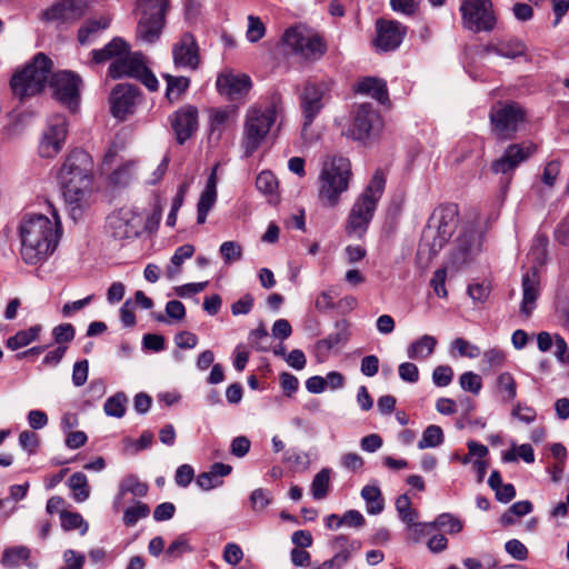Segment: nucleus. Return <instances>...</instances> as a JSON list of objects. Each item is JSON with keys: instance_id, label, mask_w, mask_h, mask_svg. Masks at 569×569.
Masks as SVG:
<instances>
[{"instance_id": "393cba45", "label": "nucleus", "mask_w": 569, "mask_h": 569, "mask_svg": "<svg viewBox=\"0 0 569 569\" xmlns=\"http://www.w3.org/2000/svg\"><path fill=\"white\" fill-rule=\"evenodd\" d=\"M217 88L222 96L234 101L249 92L251 80L247 74H220L217 79Z\"/></svg>"}, {"instance_id": "774afa93", "label": "nucleus", "mask_w": 569, "mask_h": 569, "mask_svg": "<svg viewBox=\"0 0 569 569\" xmlns=\"http://www.w3.org/2000/svg\"><path fill=\"white\" fill-rule=\"evenodd\" d=\"M188 551H191L188 539L180 536L168 547L166 556L170 559H177Z\"/></svg>"}, {"instance_id": "de8ad7c7", "label": "nucleus", "mask_w": 569, "mask_h": 569, "mask_svg": "<svg viewBox=\"0 0 569 569\" xmlns=\"http://www.w3.org/2000/svg\"><path fill=\"white\" fill-rule=\"evenodd\" d=\"M497 388L503 401H512L517 396V383L509 372H502L497 378Z\"/></svg>"}, {"instance_id": "cd10ccee", "label": "nucleus", "mask_w": 569, "mask_h": 569, "mask_svg": "<svg viewBox=\"0 0 569 569\" xmlns=\"http://www.w3.org/2000/svg\"><path fill=\"white\" fill-rule=\"evenodd\" d=\"M217 200V176L216 168L208 178L204 190L200 194V199L197 204L198 216L197 222L202 224L206 222L207 216Z\"/></svg>"}, {"instance_id": "5fc2aeb1", "label": "nucleus", "mask_w": 569, "mask_h": 569, "mask_svg": "<svg viewBox=\"0 0 569 569\" xmlns=\"http://www.w3.org/2000/svg\"><path fill=\"white\" fill-rule=\"evenodd\" d=\"M76 330L71 323H60L52 329V337L58 346H68L74 339Z\"/></svg>"}, {"instance_id": "49530a36", "label": "nucleus", "mask_w": 569, "mask_h": 569, "mask_svg": "<svg viewBox=\"0 0 569 569\" xmlns=\"http://www.w3.org/2000/svg\"><path fill=\"white\" fill-rule=\"evenodd\" d=\"M445 436L442 429L437 425H430L423 430L422 437L418 442V448H436L440 446Z\"/></svg>"}, {"instance_id": "c756f323", "label": "nucleus", "mask_w": 569, "mask_h": 569, "mask_svg": "<svg viewBox=\"0 0 569 569\" xmlns=\"http://www.w3.org/2000/svg\"><path fill=\"white\" fill-rule=\"evenodd\" d=\"M437 343L438 341L433 336L422 335L408 346L407 356L412 360H425L433 353Z\"/></svg>"}, {"instance_id": "20e7f679", "label": "nucleus", "mask_w": 569, "mask_h": 569, "mask_svg": "<svg viewBox=\"0 0 569 569\" xmlns=\"http://www.w3.org/2000/svg\"><path fill=\"white\" fill-rule=\"evenodd\" d=\"M280 99L274 98L266 107H250L244 116L241 147L244 156L251 157L266 140L276 122Z\"/></svg>"}, {"instance_id": "412c9836", "label": "nucleus", "mask_w": 569, "mask_h": 569, "mask_svg": "<svg viewBox=\"0 0 569 569\" xmlns=\"http://www.w3.org/2000/svg\"><path fill=\"white\" fill-rule=\"evenodd\" d=\"M536 148L532 144H510L507 147L500 158L491 163V170L495 173H512L520 163L529 159Z\"/></svg>"}, {"instance_id": "69168bd1", "label": "nucleus", "mask_w": 569, "mask_h": 569, "mask_svg": "<svg viewBox=\"0 0 569 569\" xmlns=\"http://www.w3.org/2000/svg\"><path fill=\"white\" fill-rule=\"evenodd\" d=\"M421 0H390V7L395 12L413 16L420 6Z\"/></svg>"}, {"instance_id": "aec40b11", "label": "nucleus", "mask_w": 569, "mask_h": 569, "mask_svg": "<svg viewBox=\"0 0 569 569\" xmlns=\"http://www.w3.org/2000/svg\"><path fill=\"white\" fill-rule=\"evenodd\" d=\"M139 89L129 83L117 84L110 94L111 113L113 117L124 120L133 113Z\"/></svg>"}, {"instance_id": "dca6fc26", "label": "nucleus", "mask_w": 569, "mask_h": 569, "mask_svg": "<svg viewBox=\"0 0 569 569\" xmlns=\"http://www.w3.org/2000/svg\"><path fill=\"white\" fill-rule=\"evenodd\" d=\"M59 181L64 201L69 207V213L76 221L81 218L83 213V201L90 191L91 179H86V181L80 184L72 177L64 174V178H59Z\"/></svg>"}, {"instance_id": "f257e3e1", "label": "nucleus", "mask_w": 569, "mask_h": 569, "mask_svg": "<svg viewBox=\"0 0 569 569\" xmlns=\"http://www.w3.org/2000/svg\"><path fill=\"white\" fill-rule=\"evenodd\" d=\"M60 221L44 214L26 216L20 224L22 260L30 266L41 263L54 251L60 237Z\"/></svg>"}, {"instance_id": "39448f33", "label": "nucleus", "mask_w": 569, "mask_h": 569, "mask_svg": "<svg viewBox=\"0 0 569 569\" xmlns=\"http://www.w3.org/2000/svg\"><path fill=\"white\" fill-rule=\"evenodd\" d=\"M52 61L44 53H37L32 61L16 72L10 81L14 96L23 100L40 93L48 81Z\"/></svg>"}, {"instance_id": "c03bdc74", "label": "nucleus", "mask_w": 569, "mask_h": 569, "mask_svg": "<svg viewBox=\"0 0 569 569\" xmlns=\"http://www.w3.org/2000/svg\"><path fill=\"white\" fill-rule=\"evenodd\" d=\"M128 398L124 392H117L109 397L103 406V411L108 417L122 418L126 413Z\"/></svg>"}, {"instance_id": "58836bf2", "label": "nucleus", "mask_w": 569, "mask_h": 569, "mask_svg": "<svg viewBox=\"0 0 569 569\" xmlns=\"http://www.w3.org/2000/svg\"><path fill=\"white\" fill-rule=\"evenodd\" d=\"M331 470L321 469L315 477L310 486L311 495L316 500H322L327 497L330 489Z\"/></svg>"}, {"instance_id": "f3484780", "label": "nucleus", "mask_w": 569, "mask_h": 569, "mask_svg": "<svg viewBox=\"0 0 569 569\" xmlns=\"http://www.w3.org/2000/svg\"><path fill=\"white\" fill-rule=\"evenodd\" d=\"M375 47L383 52L398 49L407 33V28L396 20L379 19L376 22Z\"/></svg>"}, {"instance_id": "6e6552de", "label": "nucleus", "mask_w": 569, "mask_h": 569, "mask_svg": "<svg viewBox=\"0 0 569 569\" xmlns=\"http://www.w3.org/2000/svg\"><path fill=\"white\" fill-rule=\"evenodd\" d=\"M169 0H138L137 9L141 17L137 26V36L147 43H154L166 23Z\"/></svg>"}, {"instance_id": "603ef678", "label": "nucleus", "mask_w": 569, "mask_h": 569, "mask_svg": "<svg viewBox=\"0 0 569 569\" xmlns=\"http://www.w3.org/2000/svg\"><path fill=\"white\" fill-rule=\"evenodd\" d=\"M506 361V355L501 349L492 348L483 353L482 358V370H492L503 366Z\"/></svg>"}, {"instance_id": "0eeeda50", "label": "nucleus", "mask_w": 569, "mask_h": 569, "mask_svg": "<svg viewBox=\"0 0 569 569\" xmlns=\"http://www.w3.org/2000/svg\"><path fill=\"white\" fill-rule=\"evenodd\" d=\"M282 42L295 54L307 61H318L327 52L323 38L302 24L288 28L282 36Z\"/></svg>"}, {"instance_id": "ea45409f", "label": "nucleus", "mask_w": 569, "mask_h": 569, "mask_svg": "<svg viewBox=\"0 0 569 569\" xmlns=\"http://www.w3.org/2000/svg\"><path fill=\"white\" fill-rule=\"evenodd\" d=\"M30 558V549L26 546H16L4 549L1 558V563L6 568H16L21 561H27Z\"/></svg>"}, {"instance_id": "13d9d810", "label": "nucleus", "mask_w": 569, "mask_h": 569, "mask_svg": "<svg viewBox=\"0 0 569 569\" xmlns=\"http://www.w3.org/2000/svg\"><path fill=\"white\" fill-rule=\"evenodd\" d=\"M460 387L468 392L478 395L482 388L481 377L472 371L463 372L459 378Z\"/></svg>"}, {"instance_id": "052dcab7", "label": "nucleus", "mask_w": 569, "mask_h": 569, "mask_svg": "<svg viewBox=\"0 0 569 569\" xmlns=\"http://www.w3.org/2000/svg\"><path fill=\"white\" fill-rule=\"evenodd\" d=\"M266 33V27L260 18L254 16L248 17V30H247V39L251 42H258L261 38H263Z\"/></svg>"}, {"instance_id": "c85d7f7f", "label": "nucleus", "mask_w": 569, "mask_h": 569, "mask_svg": "<svg viewBox=\"0 0 569 569\" xmlns=\"http://www.w3.org/2000/svg\"><path fill=\"white\" fill-rule=\"evenodd\" d=\"M236 113L237 108L234 106L213 109L210 113V138L219 140L228 122L234 120Z\"/></svg>"}, {"instance_id": "7ed1b4c3", "label": "nucleus", "mask_w": 569, "mask_h": 569, "mask_svg": "<svg viewBox=\"0 0 569 569\" xmlns=\"http://www.w3.org/2000/svg\"><path fill=\"white\" fill-rule=\"evenodd\" d=\"M352 179L351 162L342 156L328 158L319 174L318 199L322 207L335 208L348 191Z\"/></svg>"}, {"instance_id": "f704fd0d", "label": "nucleus", "mask_w": 569, "mask_h": 569, "mask_svg": "<svg viewBox=\"0 0 569 569\" xmlns=\"http://www.w3.org/2000/svg\"><path fill=\"white\" fill-rule=\"evenodd\" d=\"M162 77L167 82L166 97L171 102L179 100L190 86V80L186 77H174L169 73H163Z\"/></svg>"}, {"instance_id": "a211bd4d", "label": "nucleus", "mask_w": 569, "mask_h": 569, "mask_svg": "<svg viewBox=\"0 0 569 569\" xmlns=\"http://www.w3.org/2000/svg\"><path fill=\"white\" fill-rule=\"evenodd\" d=\"M176 140L183 144L198 130V109L191 104L180 107L169 117Z\"/></svg>"}, {"instance_id": "9b49d317", "label": "nucleus", "mask_w": 569, "mask_h": 569, "mask_svg": "<svg viewBox=\"0 0 569 569\" xmlns=\"http://www.w3.org/2000/svg\"><path fill=\"white\" fill-rule=\"evenodd\" d=\"M490 120L497 138L511 139L525 120V111L515 102L506 103L491 110Z\"/></svg>"}, {"instance_id": "bf43d9fd", "label": "nucleus", "mask_w": 569, "mask_h": 569, "mask_svg": "<svg viewBox=\"0 0 569 569\" xmlns=\"http://www.w3.org/2000/svg\"><path fill=\"white\" fill-rule=\"evenodd\" d=\"M407 528L410 530V539L413 542H419L423 537L430 536L436 531L432 521L417 522L416 520L413 525H407Z\"/></svg>"}, {"instance_id": "a18cd8bd", "label": "nucleus", "mask_w": 569, "mask_h": 569, "mask_svg": "<svg viewBox=\"0 0 569 569\" xmlns=\"http://www.w3.org/2000/svg\"><path fill=\"white\" fill-rule=\"evenodd\" d=\"M110 20L108 18L101 17L100 19L89 20L87 21L78 32V40L81 44L88 43L90 41V37L98 33L101 30H104L109 27Z\"/></svg>"}, {"instance_id": "2f4dec72", "label": "nucleus", "mask_w": 569, "mask_h": 569, "mask_svg": "<svg viewBox=\"0 0 569 569\" xmlns=\"http://www.w3.org/2000/svg\"><path fill=\"white\" fill-rule=\"evenodd\" d=\"M127 42L121 38H113L102 49L92 50V59L96 63H103L109 60H116L127 52Z\"/></svg>"}, {"instance_id": "7c9ffc66", "label": "nucleus", "mask_w": 569, "mask_h": 569, "mask_svg": "<svg viewBox=\"0 0 569 569\" xmlns=\"http://www.w3.org/2000/svg\"><path fill=\"white\" fill-rule=\"evenodd\" d=\"M357 92L365 93L376 99L380 103H385L388 100V90L386 82L378 78H365L357 83Z\"/></svg>"}, {"instance_id": "0e129e2a", "label": "nucleus", "mask_w": 569, "mask_h": 569, "mask_svg": "<svg viewBox=\"0 0 569 569\" xmlns=\"http://www.w3.org/2000/svg\"><path fill=\"white\" fill-rule=\"evenodd\" d=\"M453 378V370L448 365H441L432 371V382L437 387H447L451 383Z\"/></svg>"}, {"instance_id": "f8f14e48", "label": "nucleus", "mask_w": 569, "mask_h": 569, "mask_svg": "<svg viewBox=\"0 0 569 569\" xmlns=\"http://www.w3.org/2000/svg\"><path fill=\"white\" fill-rule=\"evenodd\" d=\"M81 83L77 73L67 70L53 73L49 81L54 99L71 110L79 103Z\"/></svg>"}, {"instance_id": "79ce46f5", "label": "nucleus", "mask_w": 569, "mask_h": 569, "mask_svg": "<svg viewBox=\"0 0 569 569\" xmlns=\"http://www.w3.org/2000/svg\"><path fill=\"white\" fill-rule=\"evenodd\" d=\"M361 497L367 502V512L378 515L383 510V500L380 489L376 486H365L361 490Z\"/></svg>"}, {"instance_id": "864d4df0", "label": "nucleus", "mask_w": 569, "mask_h": 569, "mask_svg": "<svg viewBox=\"0 0 569 569\" xmlns=\"http://www.w3.org/2000/svg\"><path fill=\"white\" fill-rule=\"evenodd\" d=\"M256 187L264 194H273L278 189V181L271 171H262L256 179Z\"/></svg>"}, {"instance_id": "5701e85b", "label": "nucleus", "mask_w": 569, "mask_h": 569, "mask_svg": "<svg viewBox=\"0 0 569 569\" xmlns=\"http://www.w3.org/2000/svg\"><path fill=\"white\" fill-rule=\"evenodd\" d=\"M92 161L88 152L76 149L66 158L58 178H64V174L72 177L81 184L86 179H91Z\"/></svg>"}, {"instance_id": "a878e982", "label": "nucleus", "mask_w": 569, "mask_h": 569, "mask_svg": "<svg viewBox=\"0 0 569 569\" xmlns=\"http://www.w3.org/2000/svg\"><path fill=\"white\" fill-rule=\"evenodd\" d=\"M539 297V274L536 268L522 276V302L520 311L530 317L536 308V300Z\"/></svg>"}, {"instance_id": "6ab92c4d", "label": "nucleus", "mask_w": 569, "mask_h": 569, "mask_svg": "<svg viewBox=\"0 0 569 569\" xmlns=\"http://www.w3.org/2000/svg\"><path fill=\"white\" fill-rule=\"evenodd\" d=\"M87 11L84 0H58L42 12L44 21L71 23L81 19Z\"/></svg>"}, {"instance_id": "1a4fd4ad", "label": "nucleus", "mask_w": 569, "mask_h": 569, "mask_svg": "<svg viewBox=\"0 0 569 569\" xmlns=\"http://www.w3.org/2000/svg\"><path fill=\"white\" fill-rule=\"evenodd\" d=\"M330 99L325 82L308 81L299 93V104L302 113L301 134L307 137L308 130Z\"/></svg>"}, {"instance_id": "423d86ee", "label": "nucleus", "mask_w": 569, "mask_h": 569, "mask_svg": "<svg viewBox=\"0 0 569 569\" xmlns=\"http://www.w3.org/2000/svg\"><path fill=\"white\" fill-rule=\"evenodd\" d=\"M458 226V209L442 204L433 210L422 233L420 247L428 246L430 254H437L448 242Z\"/></svg>"}, {"instance_id": "680f3d73", "label": "nucleus", "mask_w": 569, "mask_h": 569, "mask_svg": "<svg viewBox=\"0 0 569 569\" xmlns=\"http://www.w3.org/2000/svg\"><path fill=\"white\" fill-rule=\"evenodd\" d=\"M451 346L461 357L473 359L481 355L480 348L478 346L470 343L463 338H456Z\"/></svg>"}, {"instance_id": "4be33fe9", "label": "nucleus", "mask_w": 569, "mask_h": 569, "mask_svg": "<svg viewBox=\"0 0 569 569\" xmlns=\"http://www.w3.org/2000/svg\"><path fill=\"white\" fill-rule=\"evenodd\" d=\"M482 236L473 228L465 229L456 240V247L451 254L452 262L457 266L471 260L481 251Z\"/></svg>"}, {"instance_id": "9d476101", "label": "nucleus", "mask_w": 569, "mask_h": 569, "mask_svg": "<svg viewBox=\"0 0 569 569\" xmlns=\"http://www.w3.org/2000/svg\"><path fill=\"white\" fill-rule=\"evenodd\" d=\"M459 11L462 27L471 32H491L497 24L491 0H462Z\"/></svg>"}, {"instance_id": "09e8293b", "label": "nucleus", "mask_w": 569, "mask_h": 569, "mask_svg": "<svg viewBox=\"0 0 569 569\" xmlns=\"http://www.w3.org/2000/svg\"><path fill=\"white\" fill-rule=\"evenodd\" d=\"M396 509L400 520L406 525H413V521L418 519V512L411 508L410 498L406 493L397 498Z\"/></svg>"}, {"instance_id": "e2e57ef3", "label": "nucleus", "mask_w": 569, "mask_h": 569, "mask_svg": "<svg viewBox=\"0 0 569 569\" xmlns=\"http://www.w3.org/2000/svg\"><path fill=\"white\" fill-rule=\"evenodd\" d=\"M220 253L226 263L240 260L242 257V248L236 241H226L220 246Z\"/></svg>"}, {"instance_id": "3c124183", "label": "nucleus", "mask_w": 569, "mask_h": 569, "mask_svg": "<svg viewBox=\"0 0 569 569\" xmlns=\"http://www.w3.org/2000/svg\"><path fill=\"white\" fill-rule=\"evenodd\" d=\"M329 521H336V527H341L342 525L359 528L365 523L363 516L358 510H348L343 513L342 517L338 515H329Z\"/></svg>"}, {"instance_id": "72a5a7b5", "label": "nucleus", "mask_w": 569, "mask_h": 569, "mask_svg": "<svg viewBox=\"0 0 569 569\" xmlns=\"http://www.w3.org/2000/svg\"><path fill=\"white\" fill-rule=\"evenodd\" d=\"M42 329V326L38 323L31 326L28 329L19 330L14 336L7 339L6 346L10 350H18L20 348L27 347L30 343L39 340Z\"/></svg>"}, {"instance_id": "338daca9", "label": "nucleus", "mask_w": 569, "mask_h": 569, "mask_svg": "<svg viewBox=\"0 0 569 569\" xmlns=\"http://www.w3.org/2000/svg\"><path fill=\"white\" fill-rule=\"evenodd\" d=\"M506 552L518 561H523L528 558L527 547L518 539H510L505 543Z\"/></svg>"}, {"instance_id": "2eb2a0df", "label": "nucleus", "mask_w": 569, "mask_h": 569, "mask_svg": "<svg viewBox=\"0 0 569 569\" xmlns=\"http://www.w3.org/2000/svg\"><path fill=\"white\" fill-rule=\"evenodd\" d=\"M380 117L370 103L357 107L348 136L357 141H366L378 130Z\"/></svg>"}, {"instance_id": "8fccbe9b", "label": "nucleus", "mask_w": 569, "mask_h": 569, "mask_svg": "<svg viewBox=\"0 0 569 569\" xmlns=\"http://www.w3.org/2000/svg\"><path fill=\"white\" fill-rule=\"evenodd\" d=\"M150 508L147 503L138 501L134 506L128 507L123 512V523L127 527H133L139 520L147 518Z\"/></svg>"}, {"instance_id": "4468645a", "label": "nucleus", "mask_w": 569, "mask_h": 569, "mask_svg": "<svg viewBox=\"0 0 569 569\" xmlns=\"http://www.w3.org/2000/svg\"><path fill=\"white\" fill-rule=\"evenodd\" d=\"M67 138V120L62 116L50 119L39 142L38 151L41 158H53L62 149Z\"/></svg>"}, {"instance_id": "bb28decb", "label": "nucleus", "mask_w": 569, "mask_h": 569, "mask_svg": "<svg viewBox=\"0 0 569 569\" xmlns=\"http://www.w3.org/2000/svg\"><path fill=\"white\" fill-rule=\"evenodd\" d=\"M329 547L333 552L331 558L336 563L345 567L352 556L360 550L361 542L357 539H351L348 536L338 535L329 541Z\"/></svg>"}, {"instance_id": "f03ea898", "label": "nucleus", "mask_w": 569, "mask_h": 569, "mask_svg": "<svg viewBox=\"0 0 569 569\" xmlns=\"http://www.w3.org/2000/svg\"><path fill=\"white\" fill-rule=\"evenodd\" d=\"M385 188L386 176L382 170L378 169L356 198L349 211L346 222V233L348 236L361 239L366 234Z\"/></svg>"}, {"instance_id": "ddd939ff", "label": "nucleus", "mask_w": 569, "mask_h": 569, "mask_svg": "<svg viewBox=\"0 0 569 569\" xmlns=\"http://www.w3.org/2000/svg\"><path fill=\"white\" fill-rule=\"evenodd\" d=\"M107 226L114 239H131L139 236L142 227V217L132 209L122 208L108 217Z\"/></svg>"}, {"instance_id": "4d7b16f0", "label": "nucleus", "mask_w": 569, "mask_h": 569, "mask_svg": "<svg viewBox=\"0 0 569 569\" xmlns=\"http://www.w3.org/2000/svg\"><path fill=\"white\" fill-rule=\"evenodd\" d=\"M272 501V497L269 490L258 488L250 495V503L256 512L263 511Z\"/></svg>"}, {"instance_id": "6e6d98bb", "label": "nucleus", "mask_w": 569, "mask_h": 569, "mask_svg": "<svg viewBox=\"0 0 569 569\" xmlns=\"http://www.w3.org/2000/svg\"><path fill=\"white\" fill-rule=\"evenodd\" d=\"M108 74L112 79L130 78V69L128 63V51L113 60L108 69Z\"/></svg>"}, {"instance_id": "473e14b6", "label": "nucleus", "mask_w": 569, "mask_h": 569, "mask_svg": "<svg viewBox=\"0 0 569 569\" xmlns=\"http://www.w3.org/2000/svg\"><path fill=\"white\" fill-rule=\"evenodd\" d=\"M349 337V323L346 320L338 321L336 323V331L330 333L327 338L319 340L317 342V349L320 351H330L337 346L346 343Z\"/></svg>"}, {"instance_id": "4c0bfd02", "label": "nucleus", "mask_w": 569, "mask_h": 569, "mask_svg": "<svg viewBox=\"0 0 569 569\" xmlns=\"http://www.w3.org/2000/svg\"><path fill=\"white\" fill-rule=\"evenodd\" d=\"M432 523L436 530H442L448 535L459 533L463 529V521L449 512L440 513Z\"/></svg>"}, {"instance_id": "a19ab883", "label": "nucleus", "mask_w": 569, "mask_h": 569, "mask_svg": "<svg viewBox=\"0 0 569 569\" xmlns=\"http://www.w3.org/2000/svg\"><path fill=\"white\" fill-rule=\"evenodd\" d=\"M148 485L140 481L136 475H128L122 479L120 483L118 499L128 492L132 493L134 497H144L148 492Z\"/></svg>"}, {"instance_id": "e433bc0d", "label": "nucleus", "mask_w": 569, "mask_h": 569, "mask_svg": "<svg viewBox=\"0 0 569 569\" xmlns=\"http://www.w3.org/2000/svg\"><path fill=\"white\" fill-rule=\"evenodd\" d=\"M61 528L64 531L79 530L80 535L83 536L89 530L88 522L79 512H72L67 510L60 511Z\"/></svg>"}, {"instance_id": "b1692460", "label": "nucleus", "mask_w": 569, "mask_h": 569, "mask_svg": "<svg viewBox=\"0 0 569 569\" xmlns=\"http://www.w3.org/2000/svg\"><path fill=\"white\" fill-rule=\"evenodd\" d=\"M174 66L196 70L200 63L199 48L194 37L186 32L172 48Z\"/></svg>"}, {"instance_id": "37998d69", "label": "nucleus", "mask_w": 569, "mask_h": 569, "mask_svg": "<svg viewBox=\"0 0 569 569\" xmlns=\"http://www.w3.org/2000/svg\"><path fill=\"white\" fill-rule=\"evenodd\" d=\"M499 56L507 59L523 57L527 52L526 43L518 38L500 41Z\"/></svg>"}, {"instance_id": "c9c22d12", "label": "nucleus", "mask_w": 569, "mask_h": 569, "mask_svg": "<svg viewBox=\"0 0 569 569\" xmlns=\"http://www.w3.org/2000/svg\"><path fill=\"white\" fill-rule=\"evenodd\" d=\"M68 486L72 491V498L77 502L86 501L90 496V487L87 476L82 472H74L68 480Z\"/></svg>"}]
</instances>
